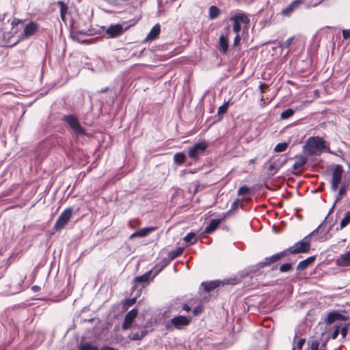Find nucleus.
<instances>
[{"mask_svg":"<svg viewBox=\"0 0 350 350\" xmlns=\"http://www.w3.org/2000/svg\"><path fill=\"white\" fill-rule=\"evenodd\" d=\"M239 196H247L250 194V188L246 185L241 187L237 192Z\"/></svg>","mask_w":350,"mask_h":350,"instance_id":"ea45409f","label":"nucleus"},{"mask_svg":"<svg viewBox=\"0 0 350 350\" xmlns=\"http://www.w3.org/2000/svg\"><path fill=\"white\" fill-rule=\"evenodd\" d=\"M347 319L348 317L347 316L338 312V311H332L328 314L325 322L327 324H332L336 321H347Z\"/></svg>","mask_w":350,"mask_h":350,"instance_id":"a211bd4d","label":"nucleus"},{"mask_svg":"<svg viewBox=\"0 0 350 350\" xmlns=\"http://www.w3.org/2000/svg\"><path fill=\"white\" fill-rule=\"evenodd\" d=\"M335 205H336V204H334L332 205V208H330V210H329V213H328L327 215L325 217V219H324V220H323V221L322 222V223H323V224L324 223H326V222H327V218H328V216H329V214L333 211V210H334V208Z\"/></svg>","mask_w":350,"mask_h":350,"instance_id":"052dcab7","label":"nucleus"},{"mask_svg":"<svg viewBox=\"0 0 350 350\" xmlns=\"http://www.w3.org/2000/svg\"><path fill=\"white\" fill-rule=\"evenodd\" d=\"M293 40H294V37H290L282 44H280V46L282 48H288L291 46V44H292Z\"/></svg>","mask_w":350,"mask_h":350,"instance_id":"a18cd8bd","label":"nucleus"},{"mask_svg":"<svg viewBox=\"0 0 350 350\" xmlns=\"http://www.w3.org/2000/svg\"><path fill=\"white\" fill-rule=\"evenodd\" d=\"M305 342H306L305 338H301L299 340V341L297 343V348L298 350L302 349L303 345H304Z\"/></svg>","mask_w":350,"mask_h":350,"instance_id":"5fc2aeb1","label":"nucleus"},{"mask_svg":"<svg viewBox=\"0 0 350 350\" xmlns=\"http://www.w3.org/2000/svg\"><path fill=\"white\" fill-rule=\"evenodd\" d=\"M62 121L68 125L77 135L85 134V129L79 123L78 118L73 114L64 115Z\"/></svg>","mask_w":350,"mask_h":350,"instance_id":"39448f33","label":"nucleus"},{"mask_svg":"<svg viewBox=\"0 0 350 350\" xmlns=\"http://www.w3.org/2000/svg\"><path fill=\"white\" fill-rule=\"evenodd\" d=\"M268 170L269 171H273V174H275L279 171L280 167L277 166L275 163H273L269 165Z\"/></svg>","mask_w":350,"mask_h":350,"instance_id":"de8ad7c7","label":"nucleus"},{"mask_svg":"<svg viewBox=\"0 0 350 350\" xmlns=\"http://www.w3.org/2000/svg\"><path fill=\"white\" fill-rule=\"evenodd\" d=\"M336 263L339 267L350 266V251L340 254L338 258L336 259Z\"/></svg>","mask_w":350,"mask_h":350,"instance_id":"4be33fe9","label":"nucleus"},{"mask_svg":"<svg viewBox=\"0 0 350 350\" xmlns=\"http://www.w3.org/2000/svg\"><path fill=\"white\" fill-rule=\"evenodd\" d=\"M265 265H261V262L255 265L248 267L247 274L251 276H257L262 273L261 269L265 267Z\"/></svg>","mask_w":350,"mask_h":350,"instance_id":"a878e982","label":"nucleus"},{"mask_svg":"<svg viewBox=\"0 0 350 350\" xmlns=\"http://www.w3.org/2000/svg\"><path fill=\"white\" fill-rule=\"evenodd\" d=\"M79 350H98V348L90 343H85L79 346Z\"/></svg>","mask_w":350,"mask_h":350,"instance_id":"79ce46f5","label":"nucleus"},{"mask_svg":"<svg viewBox=\"0 0 350 350\" xmlns=\"http://www.w3.org/2000/svg\"><path fill=\"white\" fill-rule=\"evenodd\" d=\"M287 147H288L287 143H286V142L279 143L275 146L274 151L276 152H284L286 150Z\"/></svg>","mask_w":350,"mask_h":350,"instance_id":"58836bf2","label":"nucleus"},{"mask_svg":"<svg viewBox=\"0 0 350 350\" xmlns=\"http://www.w3.org/2000/svg\"><path fill=\"white\" fill-rule=\"evenodd\" d=\"M105 31L103 27L95 23H70V37L78 42H85L83 39L86 36H92L96 34H101Z\"/></svg>","mask_w":350,"mask_h":350,"instance_id":"f257e3e1","label":"nucleus"},{"mask_svg":"<svg viewBox=\"0 0 350 350\" xmlns=\"http://www.w3.org/2000/svg\"><path fill=\"white\" fill-rule=\"evenodd\" d=\"M297 161L295 162V163L293 165V168L295 170H298L299 168H301L303 165H304L307 162V158L304 156L297 157Z\"/></svg>","mask_w":350,"mask_h":350,"instance_id":"2f4dec72","label":"nucleus"},{"mask_svg":"<svg viewBox=\"0 0 350 350\" xmlns=\"http://www.w3.org/2000/svg\"><path fill=\"white\" fill-rule=\"evenodd\" d=\"M12 22H18V23H20V22H23L21 20H19V19H14Z\"/></svg>","mask_w":350,"mask_h":350,"instance_id":"69168bd1","label":"nucleus"},{"mask_svg":"<svg viewBox=\"0 0 350 350\" xmlns=\"http://www.w3.org/2000/svg\"><path fill=\"white\" fill-rule=\"evenodd\" d=\"M185 310L186 312H189L191 310V306L187 304L183 303L180 305V306L178 308V310Z\"/></svg>","mask_w":350,"mask_h":350,"instance_id":"49530a36","label":"nucleus"},{"mask_svg":"<svg viewBox=\"0 0 350 350\" xmlns=\"http://www.w3.org/2000/svg\"><path fill=\"white\" fill-rule=\"evenodd\" d=\"M287 161H288V159L286 156H284L282 159H279L278 160V162H279L278 166L280 167V168L281 167H282L284 165H285Z\"/></svg>","mask_w":350,"mask_h":350,"instance_id":"4d7b16f0","label":"nucleus"},{"mask_svg":"<svg viewBox=\"0 0 350 350\" xmlns=\"http://www.w3.org/2000/svg\"><path fill=\"white\" fill-rule=\"evenodd\" d=\"M147 332L146 329L140 332H132L128 336V338L131 340H141L147 334Z\"/></svg>","mask_w":350,"mask_h":350,"instance_id":"c756f323","label":"nucleus"},{"mask_svg":"<svg viewBox=\"0 0 350 350\" xmlns=\"http://www.w3.org/2000/svg\"><path fill=\"white\" fill-rule=\"evenodd\" d=\"M293 263L287 262L282 264L280 267V271L281 272H288L292 269Z\"/></svg>","mask_w":350,"mask_h":350,"instance_id":"c03bdc74","label":"nucleus"},{"mask_svg":"<svg viewBox=\"0 0 350 350\" xmlns=\"http://www.w3.org/2000/svg\"><path fill=\"white\" fill-rule=\"evenodd\" d=\"M183 240L187 243V245H193L197 242L198 238L195 232H191L183 238Z\"/></svg>","mask_w":350,"mask_h":350,"instance_id":"473e14b6","label":"nucleus"},{"mask_svg":"<svg viewBox=\"0 0 350 350\" xmlns=\"http://www.w3.org/2000/svg\"><path fill=\"white\" fill-rule=\"evenodd\" d=\"M223 219H213L211 220L209 224L205 228L204 230V233L205 234H211L213 233L221 224Z\"/></svg>","mask_w":350,"mask_h":350,"instance_id":"5701e85b","label":"nucleus"},{"mask_svg":"<svg viewBox=\"0 0 350 350\" xmlns=\"http://www.w3.org/2000/svg\"><path fill=\"white\" fill-rule=\"evenodd\" d=\"M202 312V306L199 305L194 308L192 312H193V316H198Z\"/></svg>","mask_w":350,"mask_h":350,"instance_id":"8fccbe9b","label":"nucleus"},{"mask_svg":"<svg viewBox=\"0 0 350 350\" xmlns=\"http://www.w3.org/2000/svg\"><path fill=\"white\" fill-rule=\"evenodd\" d=\"M341 241H342V242H345V241H346V239H342Z\"/></svg>","mask_w":350,"mask_h":350,"instance_id":"774afa93","label":"nucleus"},{"mask_svg":"<svg viewBox=\"0 0 350 350\" xmlns=\"http://www.w3.org/2000/svg\"><path fill=\"white\" fill-rule=\"evenodd\" d=\"M73 213V208H66L59 216L54 226L53 230L58 232L62 230L68 224Z\"/></svg>","mask_w":350,"mask_h":350,"instance_id":"0eeeda50","label":"nucleus"},{"mask_svg":"<svg viewBox=\"0 0 350 350\" xmlns=\"http://www.w3.org/2000/svg\"><path fill=\"white\" fill-rule=\"evenodd\" d=\"M240 40H241V39H240V36H239V35H238V34H237V35L235 36V38H234L233 46H237V45L239 44Z\"/></svg>","mask_w":350,"mask_h":350,"instance_id":"bf43d9fd","label":"nucleus"},{"mask_svg":"<svg viewBox=\"0 0 350 350\" xmlns=\"http://www.w3.org/2000/svg\"><path fill=\"white\" fill-rule=\"evenodd\" d=\"M233 31L235 33H239L241 29V23H233Z\"/></svg>","mask_w":350,"mask_h":350,"instance_id":"6e6d98bb","label":"nucleus"},{"mask_svg":"<svg viewBox=\"0 0 350 350\" xmlns=\"http://www.w3.org/2000/svg\"><path fill=\"white\" fill-rule=\"evenodd\" d=\"M226 34L222 33L219 38L218 49L223 54H226L228 51V38L229 27L226 29Z\"/></svg>","mask_w":350,"mask_h":350,"instance_id":"dca6fc26","label":"nucleus"},{"mask_svg":"<svg viewBox=\"0 0 350 350\" xmlns=\"http://www.w3.org/2000/svg\"><path fill=\"white\" fill-rule=\"evenodd\" d=\"M31 290L33 291V292H38L40 290V287L37 286V285H35V286H33L31 287Z\"/></svg>","mask_w":350,"mask_h":350,"instance_id":"e2e57ef3","label":"nucleus"},{"mask_svg":"<svg viewBox=\"0 0 350 350\" xmlns=\"http://www.w3.org/2000/svg\"><path fill=\"white\" fill-rule=\"evenodd\" d=\"M23 282L22 278L18 277L13 278L10 282L5 285L2 293L5 295H12L19 293L21 291V284Z\"/></svg>","mask_w":350,"mask_h":350,"instance_id":"6e6552de","label":"nucleus"},{"mask_svg":"<svg viewBox=\"0 0 350 350\" xmlns=\"http://www.w3.org/2000/svg\"><path fill=\"white\" fill-rule=\"evenodd\" d=\"M38 27L39 26L38 23H27L23 31L18 33L19 37H21V40L33 36L38 31Z\"/></svg>","mask_w":350,"mask_h":350,"instance_id":"2eb2a0df","label":"nucleus"},{"mask_svg":"<svg viewBox=\"0 0 350 350\" xmlns=\"http://www.w3.org/2000/svg\"><path fill=\"white\" fill-rule=\"evenodd\" d=\"M240 202L241 200L239 198L236 199L231 204V207L230 210L228 211L227 215L229 214L230 212L236 210L239 207V206L243 207V205L240 204Z\"/></svg>","mask_w":350,"mask_h":350,"instance_id":"37998d69","label":"nucleus"},{"mask_svg":"<svg viewBox=\"0 0 350 350\" xmlns=\"http://www.w3.org/2000/svg\"><path fill=\"white\" fill-rule=\"evenodd\" d=\"M184 247H178L175 250L170 251L167 254V261L165 263L164 265H166L170 261L175 259L176 258L178 257L182 254L183 252Z\"/></svg>","mask_w":350,"mask_h":350,"instance_id":"c85d7f7f","label":"nucleus"},{"mask_svg":"<svg viewBox=\"0 0 350 350\" xmlns=\"http://www.w3.org/2000/svg\"><path fill=\"white\" fill-rule=\"evenodd\" d=\"M343 172V168L341 165L337 164L334 166L331 180V189L332 191H336L338 188V185L342 180Z\"/></svg>","mask_w":350,"mask_h":350,"instance_id":"9d476101","label":"nucleus"},{"mask_svg":"<svg viewBox=\"0 0 350 350\" xmlns=\"http://www.w3.org/2000/svg\"><path fill=\"white\" fill-rule=\"evenodd\" d=\"M304 5H306L304 0H295L283 9L281 13L284 16H290L294 11L301 8Z\"/></svg>","mask_w":350,"mask_h":350,"instance_id":"ddd939ff","label":"nucleus"},{"mask_svg":"<svg viewBox=\"0 0 350 350\" xmlns=\"http://www.w3.org/2000/svg\"><path fill=\"white\" fill-rule=\"evenodd\" d=\"M316 259V256H311L304 260H301L297 265L296 269L297 271H301L306 269L309 266L312 265Z\"/></svg>","mask_w":350,"mask_h":350,"instance_id":"412c9836","label":"nucleus"},{"mask_svg":"<svg viewBox=\"0 0 350 350\" xmlns=\"http://www.w3.org/2000/svg\"><path fill=\"white\" fill-rule=\"evenodd\" d=\"M230 22H250L247 16L239 11L232 14L230 17Z\"/></svg>","mask_w":350,"mask_h":350,"instance_id":"b1692460","label":"nucleus"},{"mask_svg":"<svg viewBox=\"0 0 350 350\" xmlns=\"http://www.w3.org/2000/svg\"><path fill=\"white\" fill-rule=\"evenodd\" d=\"M191 318L186 316L178 315L171 319L165 324V329L168 331H172L174 328L180 329L183 327L187 326L191 323Z\"/></svg>","mask_w":350,"mask_h":350,"instance_id":"423d86ee","label":"nucleus"},{"mask_svg":"<svg viewBox=\"0 0 350 350\" xmlns=\"http://www.w3.org/2000/svg\"><path fill=\"white\" fill-rule=\"evenodd\" d=\"M221 14V10L215 5H211L209 8L208 18L210 20L216 19Z\"/></svg>","mask_w":350,"mask_h":350,"instance_id":"7c9ffc66","label":"nucleus"},{"mask_svg":"<svg viewBox=\"0 0 350 350\" xmlns=\"http://www.w3.org/2000/svg\"><path fill=\"white\" fill-rule=\"evenodd\" d=\"M319 342L317 340H312L310 345L311 350H319Z\"/></svg>","mask_w":350,"mask_h":350,"instance_id":"603ef678","label":"nucleus"},{"mask_svg":"<svg viewBox=\"0 0 350 350\" xmlns=\"http://www.w3.org/2000/svg\"><path fill=\"white\" fill-rule=\"evenodd\" d=\"M57 5L59 8V13L62 18V20L64 22H66L68 21V18L67 17L68 14V5L63 1H58L57 2Z\"/></svg>","mask_w":350,"mask_h":350,"instance_id":"393cba45","label":"nucleus"},{"mask_svg":"<svg viewBox=\"0 0 350 350\" xmlns=\"http://www.w3.org/2000/svg\"><path fill=\"white\" fill-rule=\"evenodd\" d=\"M269 86L265 83H260L259 85V90L261 93H264Z\"/></svg>","mask_w":350,"mask_h":350,"instance_id":"13d9d810","label":"nucleus"},{"mask_svg":"<svg viewBox=\"0 0 350 350\" xmlns=\"http://www.w3.org/2000/svg\"><path fill=\"white\" fill-rule=\"evenodd\" d=\"M20 23H0V46H13L21 40L18 31Z\"/></svg>","mask_w":350,"mask_h":350,"instance_id":"f03ea898","label":"nucleus"},{"mask_svg":"<svg viewBox=\"0 0 350 350\" xmlns=\"http://www.w3.org/2000/svg\"><path fill=\"white\" fill-rule=\"evenodd\" d=\"M100 350H118L116 348H113V347H109V346H104L101 348Z\"/></svg>","mask_w":350,"mask_h":350,"instance_id":"680f3d73","label":"nucleus"},{"mask_svg":"<svg viewBox=\"0 0 350 350\" xmlns=\"http://www.w3.org/2000/svg\"><path fill=\"white\" fill-rule=\"evenodd\" d=\"M230 105V100L225 102L222 105L218 108L217 115L218 116H222L226 113L228 111Z\"/></svg>","mask_w":350,"mask_h":350,"instance_id":"e433bc0d","label":"nucleus"},{"mask_svg":"<svg viewBox=\"0 0 350 350\" xmlns=\"http://www.w3.org/2000/svg\"><path fill=\"white\" fill-rule=\"evenodd\" d=\"M342 38L344 40H347L350 38V29L342 30Z\"/></svg>","mask_w":350,"mask_h":350,"instance_id":"864d4df0","label":"nucleus"},{"mask_svg":"<svg viewBox=\"0 0 350 350\" xmlns=\"http://www.w3.org/2000/svg\"><path fill=\"white\" fill-rule=\"evenodd\" d=\"M220 280H213L210 282H203L201 285L203 286V288L206 292H210L211 291L216 288L220 284Z\"/></svg>","mask_w":350,"mask_h":350,"instance_id":"bb28decb","label":"nucleus"},{"mask_svg":"<svg viewBox=\"0 0 350 350\" xmlns=\"http://www.w3.org/2000/svg\"><path fill=\"white\" fill-rule=\"evenodd\" d=\"M137 314L138 311L136 308H133L126 313V314L124 317L123 323L122 325V329L126 330L131 327Z\"/></svg>","mask_w":350,"mask_h":350,"instance_id":"4468645a","label":"nucleus"},{"mask_svg":"<svg viewBox=\"0 0 350 350\" xmlns=\"http://www.w3.org/2000/svg\"><path fill=\"white\" fill-rule=\"evenodd\" d=\"M140 291H141V289L139 291V292H140ZM139 293H138L136 295V296L133 298L125 299L124 302V306L126 307H130V306H133V304H135L136 302V300H137V297L139 295Z\"/></svg>","mask_w":350,"mask_h":350,"instance_id":"a19ab883","label":"nucleus"},{"mask_svg":"<svg viewBox=\"0 0 350 350\" xmlns=\"http://www.w3.org/2000/svg\"><path fill=\"white\" fill-rule=\"evenodd\" d=\"M151 273L152 271H148L142 275L135 277L132 281L133 284V286H132V291H134L135 288H136L137 283L144 284L148 282L150 278Z\"/></svg>","mask_w":350,"mask_h":350,"instance_id":"aec40b11","label":"nucleus"},{"mask_svg":"<svg viewBox=\"0 0 350 350\" xmlns=\"http://www.w3.org/2000/svg\"><path fill=\"white\" fill-rule=\"evenodd\" d=\"M297 337V334H295V336H294V339H293V341H294V342H295V340H296Z\"/></svg>","mask_w":350,"mask_h":350,"instance_id":"338daca9","label":"nucleus"},{"mask_svg":"<svg viewBox=\"0 0 350 350\" xmlns=\"http://www.w3.org/2000/svg\"><path fill=\"white\" fill-rule=\"evenodd\" d=\"M345 192H346V187L345 185L341 186L338 191V194L336 196L334 204H336L338 201L341 200L342 196L345 193Z\"/></svg>","mask_w":350,"mask_h":350,"instance_id":"4c0bfd02","label":"nucleus"},{"mask_svg":"<svg viewBox=\"0 0 350 350\" xmlns=\"http://www.w3.org/2000/svg\"><path fill=\"white\" fill-rule=\"evenodd\" d=\"M323 223H321L319 226L311 232L309 234L304 237L299 241L295 243L293 246L285 250L287 252V254H297L301 253H307L310 250V243L312 240V236H314L319 231L321 228Z\"/></svg>","mask_w":350,"mask_h":350,"instance_id":"7ed1b4c3","label":"nucleus"},{"mask_svg":"<svg viewBox=\"0 0 350 350\" xmlns=\"http://www.w3.org/2000/svg\"><path fill=\"white\" fill-rule=\"evenodd\" d=\"M295 111L291 108H288L284 111H282L280 114L281 120H287L292 117L295 114Z\"/></svg>","mask_w":350,"mask_h":350,"instance_id":"c9c22d12","label":"nucleus"},{"mask_svg":"<svg viewBox=\"0 0 350 350\" xmlns=\"http://www.w3.org/2000/svg\"><path fill=\"white\" fill-rule=\"evenodd\" d=\"M326 148L325 141L319 137H310L303 146L304 152L308 156L319 154Z\"/></svg>","mask_w":350,"mask_h":350,"instance_id":"20e7f679","label":"nucleus"},{"mask_svg":"<svg viewBox=\"0 0 350 350\" xmlns=\"http://www.w3.org/2000/svg\"><path fill=\"white\" fill-rule=\"evenodd\" d=\"M326 224L327 222L324 223L319 229V232L314 236H312V239L314 238L315 240L320 242H324L331 239L332 237V234L329 232L332 228L333 224H330L327 228H325Z\"/></svg>","mask_w":350,"mask_h":350,"instance_id":"9b49d317","label":"nucleus"},{"mask_svg":"<svg viewBox=\"0 0 350 350\" xmlns=\"http://www.w3.org/2000/svg\"><path fill=\"white\" fill-rule=\"evenodd\" d=\"M339 332H340V327L338 325H335L334 326V331H333V332L332 334L331 338L332 339H334V340L336 339V338L338 336Z\"/></svg>","mask_w":350,"mask_h":350,"instance_id":"09e8293b","label":"nucleus"},{"mask_svg":"<svg viewBox=\"0 0 350 350\" xmlns=\"http://www.w3.org/2000/svg\"><path fill=\"white\" fill-rule=\"evenodd\" d=\"M107 90H108V88H105L101 89V90L99 91V92H100V93H104V92H106Z\"/></svg>","mask_w":350,"mask_h":350,"instance_id":"0e129e2a","label":"nucleus"},{"mask_svg":"<svg viewBox=\"0 0 350 350\" xmlns=\"http://www.w3.org/2000/svg\"><path fill=\"white\" fill-rule=\"evenodd\" d=\"M186 160V155L183 152H177L174 156V162L175 164L180 165Z\"/></svg>","mask_w":350,"mask_h":350,"instance_id":"72a5a7b5","label":"nucleus"},{"mask_svg":"<svg viewBox=\"0 0 350 350\" xmlns=\"http://www.w3.org/2000/svg\"><path fill=\"white\" fill-rule=\"evenodd\" d=\"M155 230V228L154 227H146L142 228L138 232H135L133 234H132L130 237L131 239L138 237H144L147 236L149 233L154 231Z\"/></svg>","mask_w":350,"mask_h":350,"instance_id":"cd10ccee","label":"nucleus"},{"mask_svg":"<svg viewBox=\"0 0 350 350\" xmlns=\"http://www.w3.org/2000/svg\"><path fill=\"white\" fill-rule=\"evenodd\" d=\"M123 33V27L120 23L111 25L106 29V33L109 38H116Z\"/></svg>","mask_w":350,"mask_h":350,"instance_id":"6ab92c4d","label":"nucleus"},{"mask_svg":"<svg viewBox=\"0 0 350 350\" xmlns=\"http://www.w3.org/2000/svg\"><path fill=\"white\" fill-rule=\"evenodd\" d=\"M340 332L341 334L342 338L344 339L346 338L347 333H348V326L345 325L343 326L341 329L340 330Z\"/></svg>","mask_w":350,"mask_h":350,"instance_id":"3c124183","label":"nucleus"},{"mask_svg":"<svg viewBox=\"0 0 350 350\" xmlns=\"http://www.w3.org/2000/svg\"><path fill=\"white\" fill-rule=\"evenodd\" d=\"M350 223V211H347L343 219L341 220L340 226L336 228V230H342Z\"/></svg>","mask_w":350,"mask_h":350,"instance_id":"f704fd0d","label":"nucleus"},{"mask_svg":"<svg viewBox=\"0 0 350 350\" xmlns=\"http://www.w3.org/2000/svg\"><path fill=\"white\" fill-rule=\"evenodd\" d=\"M161 33V26L159 23H156L150 29L149 33L147 34L146 38L142 41V43L146 44L152 42L157 40Z\"/></svg>","mask_w":350,"mask_h":350,"instance_id":"f8f14e48","label":"nucleus"},{"mask_svg":"<svg viewBox=\"0 0 350 350\" xmlns=\"http://www.w3.org/2000/svg\"><path fill=\"white\" fill-rule=\"evenodd\" d=\"M208 146L205 142H199L191 147L188 151L189 157L196 161L206 151Z\"/></svg>","mask_w":350,"mask_h":350,"instance_id":"1a4fd4ad","label":"nucleus"},{"mask_svg":"<svg viewBox=\"0 0 350 350\" xmlns=\"http://www.w3.org/2000/svg\"><path fill=\"white\" fill-rule=\"evenodd\" d=\"M287 255V252L285 250L279 253L275 254L269 257H266L263 261L261 262V265L265 267L270 265L281 259L282 258Z\"/></svg>","mask_w":350,"mask_h":350,"instance_id":"f3484780","label":"nucleus"}]
</instances>
